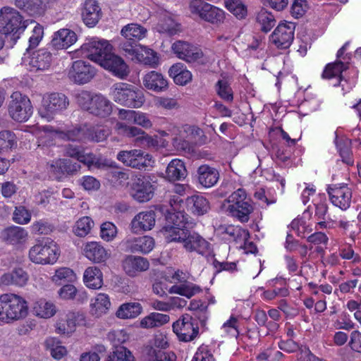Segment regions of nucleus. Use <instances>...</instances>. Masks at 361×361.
<instances>
[{"label": "nucleus", "instance_id": "63", "mask_svg": "<svg viewBox=\"0 0 361 361\" xmlns=\"http://www.w3.org/2000/svg\"><path fill=\"white\" fill-rule=\"evenodd\" d=\"M307 8V4L305 0H294V2L291 6L292 16L295 18L302 17Z\"/></svg>", "mask_w": 361, "mask_h": 361}, {"label": "nucleus", "instance_id": "64", "mask_svg": "<svg viewBox=\"0 0 361 361\" xmlns=\"http://www.w3.org/2000/svg\"><path fill=\"white\" fill-rule=\"evenodd\" d=\"M348 345L352 350L361 353V333L359 331L351 332Z\"/></svg>", "mask_w": 361, "mask_h": 361}, {"label": "nucleus", "instance_id": "53", "mask_svg": "<svg viewBox=\"0 0 361 361\" xmlns=\"http://www.w3.org/2000/svg\"><path fill=\"white\" fill-rule=\"evenodd\" d=\"M109 135L107 130L99 128H86L85 139L90 141L99 142L105 140Z\"/></svg>", "mask_w": 361, "mask_h": 361}, {"label": "nucleus", "instance_id": "32", "mask_svg": "<svg viewBox=\"0 0 361 361\" xmlns=\"http://www.w3.org/2000/svg\"><path fill=\"white\" fill-rule=\"evenodd\" d=\"M227 210L241 223L247 222L253 211L252 206L247 202L240 201L228 205Z\"/></svg>", "mask_w": 361, "mask_h": 361}, {"label": "nucleus", "instance_id": "6", "mask_svg": "<svg viewBox=\"0 0 361 361\" xmlns=\"http://www.w3.org/2000/svg\"><path fill=\"white\" fill-rule=\"evenodd\" d=\"M156 190V181L149 176L139 174L131 179L130 195L139 203L150 201L154 196Z\"/></svg>", "mask_w": 361, "mask_h": 361}, {"label": "nucleus", "instance_id": "33", "mask_svg": "<svg viewBox=\"0 0 361 361\" xmlns=\"http://www.w3.org/2000/svg\"><path fill=\"white\" fill-rule=\"evenodd\" d=\"M169 76L173 79L176 84L185 85L192 80V73L187 70L181 63L173 65L169 71Z\"/></svg>", "mask_w": 361, "mask_h": 361}, {"label": "nucleus", "instance_id": "20", "mask_svg": "<svg viewBox=\"0 0 361 361\" xmlns=\"http://www.w3.org/2000/svg\"><path fill=\"white\" fill-rule=\"evenodd\" d=\"M102 15L101 8L95 0L85 1L82 11V18L87 27H94L98 23Z\"/></svg>", "mask_w": 361, "mask_h": 361}, {"label": "nucleus", "instance_id": "49", "mask_svg": "<svg viewBox=\"0 0 361 361\" xmlns=\"http://www.w3.org/2000/svg\"><path fill=\"white\" fill-rule=\"evenodd\" d=\"M17 146V137L11 130H2L0 132V152L7 151Z\"/></svg>", "mask_w": 361, "mask_h": 361}, {"label": "nucleus", "instance_id": "48", "mask_svg": "<svg viewBox=\"0 0 361 361\" xmlns=\"http://www.w3.org/2000/svg\"><path fill=\"white\" fill-rule=\"evenodd\" d=\"M156 214L153 210H147L138 213L133 219L131 226H154Z\"/></svg>", "mask_w": 361, "mask_h": 361}, {"label": "nucleus", "instance_id": "30", "mask_svg": "<svg viewBox=\"0 0 361 361\" xmlns=\"http://www.w3.org/2000/svg\"><path fill=\"white\" fill-rule=\"evenodd\" d=\"M15 6L32 17H39L45 12L42 0H15Z\"/></svg>", "mask_w": 361, "mask_h": 361}, {"label": "nucleus", "instance_id": "8", "mask_svg": "<svg viewBox=\"0 0 361 361\" xmlns=\"http://www.w3.org/2000/svg\"><path fill=\"white\" fill-rule=\"evenodd\" d=\"M112 51V46L107 40L92 38L81 46V51L87 58L100 63L106 55Z\"/></svg>", "mask_w": 361, "mask_h": 361}, {"label": "nucleus", "instance_id": "38", "mask_svg": "<svg viewBox=\"0 0 361 361\" xmlns=\"http://www.w3.org/2000/svg\"><path fill=\"white\" fill-rule=\"evenodd\" d=\"M83 280L88 288L98 289L103 284L102 273L97 267H90L84 272Z\"/></svg>", "mask_w": 361, "mask_h": 361}, {"label": "nucleus", "instance_id": "14", "mask_svg": "<svg viewBox=\"0 0 361 361\" xmlns=\"http://www.w3.org/2000/svg\"><path fill=\"white\" fill-rule=\"evenodd\" d=\"M174 54L187 63H195L203 56L202 50L188 42L177 41L172 44Z\"/></svg>", "mask_w": 361, "mask_h": 361}, {"label": "nucleus", "instance_id": "41", "mask_svg": "<svg viewBox=\"0 0 361 361\" xmlns=\"http://www.w3.org/2000/svg\"><path fill=\"white\" fill-rule=\"evenodd\" d=\"M121 35L126 39H130L139 43V41L143 39L147 33V30L136 23H130L124 26L121 31Z\"/></svg>", "mask_w": 361, "mask_h": 361}, {"label": "nucleus", "instance_id": "22", "mask_svg": "<svg viewBox=\"0 0 361 361\" xmlns=\"http://www.w3.org/2000/svg\"><path fill=\"white\" fill-rule=\"evenodd\" d=\"M52 62V54L45 49L32 52L30 57L29 66L31 71H44L49 68Z\"/></svg>", "mask_w": 361, "mask_h": 361}, {"label": "nucleus", "instance_id": "36", "mask_svg": "<svg viewBox=\"0 0 361 361\" xmlns=\"http://www.w3.org/2000/svg\"><path fill=\"white\" fill-rule=\"evenodd\" d=\"M128 243L131 252L142 254L149 253L154 247V239L147 235L136 238L133 240H128Z\"/></svg>", "mask_w": 361, "mask_h": 361}, {"label": "nucleus", "instance_id": "2", "mask_svg": "<svg viewBox=\"0 0 361 361\" xmlns=\"http://www.w3.org/2000/svg\"><path fill=\"white\" fill-rule=\"evenodd\" d=\"M28 314L26 300L16 294L0 295V321L11 323L23 319Z\"/></svg>", "mask_w": 361, "mask_h": 361}, {"label": "nucleus", "instance_id": "24", "mask_svg": "<svg viewBox=\"0 0 361 361\" xmlns=\"http://www.w3.org/2000/svg\"><path fill=\"white\" fill-rule=\"evenodd\" d=\"M0 237L6 243L17 245L26 242L28 233L23 227H5Z\"/></svg>", "mask_w": 361, "mask_h": 361}, {"label": "nucleus", "instance_id": "18", "mask_svg": "<svg viewBox=\"0 0 361 361\" xmlns=\"http://www.w3.org/2000/svg\"><path fill=\"white\" fill-rule=\"evenodd\" d=\"M85 324V315L80 312H69L61 317L56 325V331L59 334H69L75 331L76 325Z\"/></svg>", "mask_w": 361, "mask_h": 361}, {"label": "nucleus", "instance_id": "29", "mask_svg": "<svg viewBox=\"0 0 361 361\" xmlns=\"http://www.w3.org/2000/svg\"><path fill=\"white\" fill-rule=\"evenodd\" d=\"M184 247L190 252L195 251L202 255H207L209 252V243L196 233L189 232Z\"/></svg>", "mask_w": 361, "mask_h": 361}, {"label": "nucleus", "instance_id": "19", "mask_svg": "<svg viewBox=\"0 0 361 361\" xmlns=\"http://www.w3.org/2000/svg\"><path fill=\"white\" fill-rule=\"evenodd\" d=\"M328 193L331 202L335 206L343 210L350 207L352 192L347 186L329 187Z\"/></svg>", "mask_w": 361, "mask_h": 361}, {"label": "nucleus", "instance_id": "35", "mask_svg": "<svg viewBox=\"0 0 361 361\" xmlns=\"http://www.w3.org/2000/svg\"><path fill=\"white\" fill-rule=\"evenodd\" d=\"M27 281L28 274L22 268L15 269L1 277V282L6 286L16 285L21 287L25 286Z\"/></svg>", "mask_w": 361, "mask_h": 361}, {"label": "nucleus", "instance_id": "58", "mask_svg": "<svg viewBox=\"0 0 361 361\" xmlns=\"http://www.w3.org/2000/svg\"><path fill=\"white\" fill-rule=\"evenodd\" d=\"M77 161L79 164L80 162L82 163L89 167L91 166H95L97 168H100L102 166L104 165L103 163H102V161L96 157L95 154L91 152L86 153L85 150L82 152Z\"/></svg>", "mask_w": 361, "mask_h": 361}, {"label": "nucleus", "instance_id": "15", "mask_svg": "<svg viewBox=\"0 0 361 361\" xmlns=\"http://www.w3.org/2000/svg\"><path fill=\"white\" fill-rule=\"evenodd\" d=\"M99 65L121 79L125 78L130 73L128 66L124 60L113 54L112 51L105 56Z\"/></svg>", "mask_w": 361, "mask_h": 361}, {"label": "nucleus", "instance_id": "7", "mask_svg": "<svg viewBox=\"0 0 361 361\" xmlns=\"http://www.w3.org/2000/svg\"><path fill=\"white\" fill-rule=\"evenodd\" d=\"M32 106L30 99L20 92H15L11 96L8 105L9 116L16 122H25L32 114Z\"/></svg>", "mask_w": 361, "mask_h": 361}, {"label": "nucleus", "instance_id": "57", "mask_svg": "<svg viewBox=\"0 0 361 361\" xmlns=\"http://www.w3.org/2000/svg\"><path fill=\"white\" fill-rule=\"evenodd\" d=\"M91 305L99 313L105 312L111 306L109 298L104 293H99L94 299Z\"/></svg>", "mask_w": 361, "mask_h": 361}, {"label": "nucleus", "instance_id": "54", "mask_svg": "<svg viewBox=\"0 0 361 361\" xmlns=\"http://www.w3.org/2000/svg\"><path fill=\"white\" fill-rule=\"evenodd\" d=\"M161 356H164V351L152 345L144 346L141 351V357L145 361H157Z\"/></svg>", "mask_w": 361, "mask_h": 361}, {"label": "nucleus", "instance_id": "34", "mask_svg": "<svg viewBox=\"0 0 361 361\" xmlns=\"http://www.w3.org/2000/svg\"><path fill=\"white\" fill-rule=\"evenodd\" d=\"M84 255L90 260L97 263L104 262L108 257L106 250L97 242L87 243Z\"/></svg>", "mask_w": 361, "mask_h": 361}, {"label": "nucleus", "instance_id": "10", "mask_svg": "<svg viewBox=\"0 0 361 361\" xmlns=\"http://www.w3.org/2000/svg\"><path fill=\"white\" fill-rule=\"evenodd\" d=\"M116 159L126 166L141 170L150 165L152 156L141 149H130L120 151Z\"/></svg>", "mask_w": 361, "mask_h": 361}, {"label": "nucleus", "instance_id": "17", "mask_svg": "<svg viewBox=\"0 0 361 361\" xmlns=\"http://www.w3.org/2000/svg\"><path fill=\"white\" fill-rule=\"evenodd\" d=\"M125 335L122 331L111 333L109 335L111 340H114L115 349L111 353L106 361H135V357L131 352L126 347L118 345L125 341Z\"/></svg>", "mask_w": 361, "mask_h": 361}, {"label": "nucleus", "instance_id": "3", "mask_svg": "<svg viewBox=\"0 0 361 361\" xmlns=\"http://www.w3.org/2000/svg\"><path fill=\"white\" fill-rule=\"evenodd\" d=\"M60 256V249L50 238L40 237L29 250V259L35 264H54Z\"/></svg>", "mask_w": 361, "mask_h": 361}, {"label": "nucleus", "instance_id": "16", "mask_svg": "<svg viewBox=\"0 0 361 361\" xmlns=\"http://www.w3.org/2000/svg\"><path fill=\"white\" fill-rule=\"evenodd\" d=\"M192 11L197 13L202 19L212 23H219L224 19L223 10L204 1L194 4L192 6Z\"/></svg>", "mask_w": 361, "mask_h": 361}, {"label": "nucleus", "instance_id": "5", "mask_svg": "<svg viewBox=\"0 0 361 361\" xmlns=\"http://www.w3.org/2000/svg\"><path fill=\"white\" fill-rule=\"evenodd\" d=\"M69 104V99L64 94L51 93L43 97L38 114L42 118L50 121L55 115L66 110Z\"/></svg>", "mask_w": 361, "mask_h": 361}, {"label": "nucleus", "instance_id": "46", "mask_svg": "<svg viewBox=\"0 0 361 361\" xmlns=\"http://www.w3.org/2000/svg\"><path fill=\"white\" fill-rule=\"evenodd\" d=\"M256 20L260 25V30L265 33L269 32L276 25L274 15L264 8L257 13Z\"/></svg>", "mask_w": 361, "mask_h": 361}, {"label": "nucleus", "instance_id": "50", "mask_svg": "<svg viewBox=\"0 0 361 361\" xmlns=\"http://www.w3.org/2000/svg\"><path fill=\"white\" fill-rule=\"evenodd\" d=\"M74 279L75 274L72 269L68 267H61L56 270L51 280L55 283L61 285L63 283L72 281Z\"/></svg>", "mask_w": 361, "mask_h": 361}, {"label": "nucleus", "instance_id": "31", "mask_svg": "<svg viewBox=\"0 0 361 361\" xmlns=\"http://www.w3.org/2000/svg\"><path fill=\"white\" fill-rule=\"evenodd\" d=\"M187 174L184 162L178 159L170 161L166 170V178L171 182L182 180L185 178Z\"/></svg>", "mask_w": 361, "mask_h": 361}, {"label": "nucleus", "instance_id": "51", "mask_svg": "<svg viewBox=\"0 0 361 361\" xmlns=\"http://www.w3.org/2000/svg\"><path fill=\"white\" fill-rule=\"evenodd\" d=\"M216 91L222 99L226 102L233 101V90L226 80H219L216 84Z\"/></svg>", "mask_w": 361, "mask_h": 361}, {"label": "nucleus", "instance_id": "62", "mask_svg": "<svg viewBox=\"0 0 361 361\" xmlns=\"http://www.w3.org/2000/svg\"><path fill=\"white\" fill-rule=\"evenodd\" d=\"M86 128L75 127L64 133V137L68 140L79 141L85 139Z\"/></svg>", "mask_w": 361, "mask_h": 361}, {"label": "nucleus", "instance_id": "59", "mask_svg": "<svg viewBox=\"0 0 361 361\" xmlns=\"http://www.w3.org/2000/svg\"><path fill=\"white\" fill-rule=\"evenodd\" d=\"M31 218L30 213L24 207L20 206L16 207L13 212V219L18 224H27Z\"/></svg>", "mask_w": 361, "mask_h": 361}, {"label": "nucleus", "instance_id": "28", "mask_svg": "<svg viewBox=\"0 0 361 361\" xmlns=\"http://www.w3.org/2000/svg\"><path fill=\"white\" fill-rule=\"evenodd\" d=\"M156 209L162 213H165L166 226H180L181 224L185 226L188 224H192L190 220L191 218L183 211H176V209H165L162 205L157 206Z\"/></svg>", "mask_w": 361, "mask_h": 361}, {"label": "nucleus", "instance_id": "56", "mask_svg": "<svg viewBox=\"0 0 361 361\" xmlns=\"http://www.w3.org/2000/svg\"><path fill=\"white\" fill-rule=\"evenodd\" d=\"M336 143L340 155L342 157L343 161L348 165L353 164V161L351 159V150L350 148L349 142L344 140L338 141L336 137Z\"/></svg>", "mask_w": 361, "mask_h": 361}, {"label": "nucleus", "instance_id": "23", "mask_svg": "<svg viewBox=\"0 0 361 361\" xmlns=\"http://www.w3.org/2000/svg\"><path fill=\"white\" fill-rule=\"evenodd\" d=\"M123 267L128 276H135L139 272L147 271L149 262L142 257L129 255L123 261Z\"/></svg>", "mask_w": 361, "mask_h": 361}, {"label": "nucleus", "instance_id": "1", "mask_svg": "<svg viewBox=\"0 0 361 361\" xmlns=\"http://www.w3.org/2000/svg\"><path fill=\"white\" fill-rule=\"evenodd\" d=\"M29 23V20L24 17L16 9L4 6L0 10V34L10 36L13 43L20 38Z\"/></svg>", "mask_w": 361, "mask_h": 361}, {"label": "nucleus", "instance_id": "44", "mask_svg": "<svg viewBox=\"0 0 361 361\" xmlns=\"http://www.w3.org/2000/svg\"><path fill=\"white\" fill-rule=\"evenodd\" d=\"M33 312L37 317L47 319L53 317L56 310L54 303L41 299L35 303Z\"/></svg>", "mask_w": 361, "mask_h": 361}, {"label": "nucleus", "instance_id": "55", "mask_svg": "<svg viewBox=\"0 0 361 361\" xmlns=\"http://www.w3.org/2000/svg\"><path fill=\"white\" fill-rule=\"evenodd\" d=\"M117 127L118 130H119V133L128 137H137V139L140 140V137L142 136L145 133V131L139 128L127 126L123 123H118Z\"/></svg>", "mask_w": 361, "mask_h": 361}, {"label": "nucleus", "instance_id": "26", "mask_svg": "<svg viewBox=\"0 0 361 361\" xmlns=\"http://www.w3.org/2000/svg\"><path fill=\"white\" fill-rule=\"evenodd\" d=\"M143 85L149 90L160 92L167 89L168 81L161 73L152 71L144 76Z\"/></svg>", "mask_w": 361, "mask_h": 361}, {"label": "nucleus", "instance_id": "52", "mask_svg": "<svg viewBox=\"0 0 361 361\" xmlns=\"http://www.w3.org/2000/svg\"><path fill=\"white\" fill-rule=\"evenodd\" d=\"M46 346L49 350L51 356L57 360L62 358L66 353L65 347L59 344L54 338H50L45 341Z\"/></svg>", "mask_w": 361, "mask_h": 361}, {"label": "nucleus", "instance_id": "40", "mask_svg": "<svg viewBox=\"0 0 361 361\" xmlns=\"http://www.w3.org/2000/svg\"><path fill=\"white\" fill-rule=\"evenodd\" d=\"M142 311V307L140 303L137 302H126L120 305L116 315L120 319H133L139 316Z\"/></svg>", "mask_w": 361, "mask_h": 361}, {"label": "nucleus", "instance_id": "21", "mask_svg": "<svg viewBox=\"0 0 361 361\" xmlns=\"http://www.w3.org/2000/svg\"><path fill=\"white\" fill-rule=\"evenodd\" d=\"M219 171L208 164L200 166L197 170V178L200 185L205 188L215 185L219 179Z\"/></svg>", "mask_w": 361, "mask_h": 361}, {"label": "nucleus", "instance_id": "9", "mask_svg": "<svg viewBox=\"0 0 361 361\" xmlns=\"http://www.w3.org/2000/svg\"><path fill=\"white\" fill-rule=\"evenodd\" d=\"M173 332L180 341L189 342L194 340L199 334L197 319L188 314L183 315L173 324Z\"/></svg>", "mask_w": 361, "mask_h": 361}, {"label": "nucleus", "instance_id": "43", "mask_svg": "<svg viewBox=\"0 0 361 361\" xmlns=\"http://www.w3.org/2000/svg\"><path fill=\"white\" fill-rule=\"evenodd\" d=\"M188 206L192 213L202 215L209 209V202L205 197L201 195H194L187 199Z\"/></svg>", "mask_w": 361, "mask_h": 361}, {"label": "nucleus", "instance_id": "60", "mask_svg": "<svg viewBox=\"0 0 361 361\" xmlns=\"http://www.w3.org/2000/svg\"><path fill=\"white\" fill-rule=\"evenodd\" d=\"M94 95L88 91H82L76 96L77 102L82 109L89 111L93 102Z\"/></svg>", "mask_w": 361, "mask_h": 361}, {"label": "nucleus", "instance_id": "45", "mask_svg": "<svg viewBox=\"0 0 361 361\" xmlns=\"http://www.w3.org/2000/svg\"><path fill=\"white\" fill-rule=\"evenodd\" d=\"M157 29L159 32L173 35L180 30V25L171 16L165 15L159 20Z\"/></svg>", "mask_w": 361, "mask_h": 361}, {"label": "nucleus", "instance_id": "39", "mask_svg": "<svg viewBox=\"0 0 361 361\" xmlns=\"http://www.w3.org/2000/svg\"><path fill=\"white\" fill-rule=\"evenodd\" d=\"M347 68V65L341 61L329 63L322 73V77L326 79L336 78L337 82L334 83V85H339L343 78L342 73Z\"/></svg>", "mask_w": 361, "mask_h": 361}, {"label": "nucleus", "instance_id": "4", "mask_svg": "<svg viewBox=\"0 0 361 361\" xmlns=\"http://www.w3.org/2000/svg\"><path fill=\"white\" fill-rule=\"evenodd\" d=\"M111 95L114 102L130 108H140L145 101L141 90L125 82L115 83L111 87Z\"/></svg>", "mask_w": 361, "mask_h": 361}, {"label": "nucleus", "instance_id": "27", "mask_svg": "<svg viewBox=\"0 0 361 361\" xmlns=\"http://www.w3.org/2000/svg\"><path fill=\"white\" fill-rule=\"evenodd\" d=\"M77 40V35L71 30L61 29L56 32L51 39V45L56 49H67Z\"/></svg>", "mask_w": 361, "mask_h": 361}, {"label": "nucleus", "instance_id": "12", "mask_svg": "<svg viewBox=\"0 0 361 361\" xmlns=\"http://www.w3.org/2000/svg\"><path fill=\"white\" fill-rule=\"evenodd\" d=\"M96 73V68L89 62L78 60L72 63L68 71V78L76 84L83 85L91 81Z\"/></svg>", "mask_w": 361, "mask_h": 361}, {"label": "nucleus", "instance_id": "25", "mask_svg": "<svg viewBox=\"0 0 361 361\" xmlns=\"http://www.w3.org/2000/svg\"><path fill=\"white\" fill-rule=\"evenodd\" d=\"M113 110L112 103L102 94H94L89 113L99 118H106Z\"/></svg>", "mask_w": 361, "mask_h": 361}, {"label": "nucleus", "instance_id": "11", "mask_svg": "<svg viewBox=\"0 0 361 361\" xmlns=\"http://www.w3.org/2000/svg\"><path fill=\"white\" fill-rule=\"evenodd\" d=\"M49 171L60 181L68 176L75 175L81 169L80 164L70 158L58 159L49 164Z\"/></svg>", "mask_w": 361, "mask_h": 361}, {"label": "nucleus", "instance_id": "37", "mask_svg": "<svg viewBox=\"0 0 361 361\" xmlns=\"http://www.w3.org/2000/svg\"><path fill=\"white\" fill-rule=\"evenodd\" d=\"M119 48L126 57H129L132 60L142 61V54L140 51L142 50L143 47L138 42L124 38L119 44Z\"/></svg>", "mask_w": 361, "mask_h": 361}, {"label": "nucleus", "instance_id": "42", "mask_svg": "<svg viewBox=\"0 0 361 361\" xmlns=\"http://www.w3.org/2000/svg\"><path fill=\"white\" fill-rule=\"evenodd\" d=\"M162 232L168 243L182 242L185 244L190 231L181 227H164Z\"/></svg>", "mask_w": 361, "mask_h": 361}, {"label": "nucleus", "instance_id": "61", "mask_svg": "<svg viewBox=\"0 0 361 361\" xmlns=\"http://www.w3.org/2000/svg\"><path fill=\"white\" fill-rule=\"evenodd\" d=\"M43 35H44L43 27L42 25H40L39 24H37L32 32V35L30 37L29 47H28L27 50L35 48L39 44L40 41L42 40Z\"/></svg>", "mask_w": 361, "mask_h": 361}, {"label": "nucleus", "instance_id": "13", "mask_svg": "<svg viewBox=\"0 0 361 361\" xmlns=\"http://www.w3.org/2000/svg\"><path fill=\"white\" fill-rule=\"evenodd\" d=\"M295 28L293 23H279L271 35L270 40L279 49H287L293 41Z\"/></svg>", "mask_w": 361, "mask_h": 361}, {"label": "nucleus", "instance_id": "47", "mask_svg": "<svg viewBox=\"0 0 361 361\" xmlns=\"http://www.w3.org/2000/svg\"><path fill=\"white\" fill-rule=\"evenodd\" d=\"M169 321V315L158 312H152L141 320L140 326L143 328H153L166 324Z\"/></svg>", "mask_w": 361, "mask_h": 361}]
</instances>
